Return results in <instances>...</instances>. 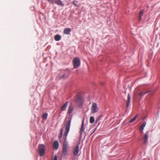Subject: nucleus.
Masks as SVG:
<instances>
[{"mask_svg": "<svg viewBox=\"0 0 160 160\" xmlns=\"http://www.w3.org/2000/svg\"><path fill=\"white\" fill-rule=\"evenodd\" d=\"M71 118L69 119L65 124V130L64 133L65 137V139L62 145V156H66L68 155V150L69 148L68 142L67 141L66 137L69 130L71 122Z\"/></svg>", "mask_w": 160, "mask_h": 160, "instance_id": "f257e3e1", "label": "nucleus"}, {"mask_svg": "<svg viewBox=\"0 0 160 160\" xmlns=\"http://www.w3.org/2000/svg\"><path fill=\"white\" fill-rule=\"evenodd\" d=\"M70 72L68 70L62 71L58 74V77L60 79H65L69 76Z\"/></svg>", "mask_w": 160, "mask_h": 160, "instance_id": "f03ea898", "label": "nucleus"}, {"mask_svg": "<svg viewBox=\"0 0 160 160\" xmlns=\"http://www.w3.org/2000/svg\"><path fill=\"white\" fill-rule=\"evenodd\" d=\"M45 146L43 144L39 145L38 146V151L40 156H42L45 152Z\"/></svg>", "mask_w": 160, "mask_h": 160, "instance_id": "7ed1b4c3", "label": "nucleus"}, {"mask_svg": "<svg viewBox=\"0 0 160 160\" xmlns=\"http://www.w3.org/2000/svg\"><path fill=\"white\" fill-rule=\"evenodd\" d=\"M73 67L75 68H76L80 66V60L78 57L75 58L73 60Z\"/></svg>", "mask_w": 160, "mask_h": 160, "instance_id": "20e7f679", "label": "nucleus"}, {"mask_svg": "<svg viewBox=\"0 0 160 160\" xmlns=\"http://www.w3.org/2000/svg\"><path fill=\"white\" fill-rule=\"evenodd\" d=\"M98 110L97 104L95 103H93L91 108L92 113H96L98 112Z\"/></svg>", "mask_w": 160, "mask_h": 160, "instance_id": "39448f33", "label": "nucleus"}, {"mask_svg": "<svg viewBox=\"0 0 160 160\" xmlns=\"http://www.w3.org/2000/svg\"><path fill=\"white\" fill-rule=\"evenodd\" d=\"M79 152V145L75 146L73 149V153L75 156H77Z\"/></svg>", "mask_w": 160, "mask_h": 160, "instance_id": "423d86ee", "label": "nucleus"}, {"mask_svg": "<svg viewBox=\"0 0 160 160\" xmlns=\"http://www.w3.org/2000/svg\"><path fill=\"white\" fill-rule=\"evenodd\" d=\"M75 99L76 102L80 103L78 106V107H80V106H82V104L83 102L82 99L79 95H77L76 96Z\"/></svg>", "mask_w": 160, "mask_h": 160, "instance_id": "0eeeda50", "label": "nucleus"}, {"mask_svg": "<svg viewBox=\"0 0 160 160\" xmlns=\"http://www.w3.org/2000/svg\"><path fill=\"white\" fill-rule=\"evenodd\" d=\"M84 119L82 121L81 127L80 129V135H81L84 132Z\"/></svg>", "mask_w": 160, "mask_h": 160, "instance_id": "6e6552de", "label": "nucleus"}, {"mask_svg": "<svg viewBox=\"0 0 160 160\" xmlns=\"http://www.w3.org/2000/svg\"><path fill=\"white\" fill-rule=\"evenodd\" d=\"M130 101H131V97L130 96V95L129 94H128V99L127 101V108H128L129 105L130 103Z\"/></svg>", "mask_w": 160, "mask_h": 160, "instance_id": "1a4fd4ad", "label": "nucleus"}, {"mask_svg": "<svg viewBox=\"0 0 160 160\" xmlns=\"http://www.w3.org/2000/svg\"><path fill=\"white\" fill-rule=\"evenodd\" d=\"M58 143L57 141H55L53 144V147L55 149H57L58 148Z\"/></svg>", "mask_w": 160, "mask_h": 160, "instance_id": "9d476101", "label": "nucleus"}, {"mask_svg": "<svg viewBox=\"0 0 160 160\" xmlns=\"http://www.w3.org/2000/svg\"><path fill=\"white\" fill-rule=\"evenodd\" d=\"M71 31V29L70 28H65L64 31L63 32L66 34H68Z\"/></svg>", "mask_w": 160, "mask_h": 160, "instance_id": "9b49d317", "label": "nucleus"}, {"mask_svg": "<svg viewBox=\"0 0 160 160\" xmlns=\"http://www.w3.org/2000/svg\"><path fill=\"white\" fill-rule=\"evenodd\" d=\"M55 3L58 5L63 6L64 5L62 3L60 0H56Z\"/></svg>", "mask_w": 160, "mask_h": 160, "instance_id": "f8f14e48", "label": "nucleus"}, {"mask_svg": "<svg viewBox=\"0 0 160 160\" xmlns=\"http://www.w3.org/2000/svg\"><path fill=\"white\" fill-rule=\"evenodd\" d=\"M68 102H66L61 107V111H65L66 108L67 107V106L68 105Z\"/></svg>", "mask_w": 160, "mask_h": 160, "instance_id": "ddd939ff", "label": "nucleus"}, {"mask_svg": "<svg viewBox=\"0 0 160 160\" xmlns=\"http://www.w3.org/2000/svg\"><path fill=\"white\" fill-rule=\"evenodd\" d=\"M148 132H147L145 133L144 138V143L145 144L146 143L148 139Z\"/></svg>", "mask_w": 160, "mask_h": 160, "instance_id": "4468645a", "label": "nucleus"}, {"mask_svg": "<svg viewBox=\"0 0 160 160\" xmlns=\"http://www.w3.org/2000/svg\"><path fill=\"white\" fill-rule=\"evenodd\" d=\"M61 38V37L59 35H57L54 37V39L56 41H58L60 40Z\"/></svg>", "mask_w": 160, "mask_h": 160, "instance_id": "2eb2a0df", "label": "nucleus"}, {"mask_svg": "<svg viewBox=\"0 0 160 160\" xmlns=\"http://www.w3.org/2000/svg\"><path fill=\"white\" fill-rule=\"evenodd\" d=\"M146 124V123L145 122L142 124L140 128V129L141 131H142L143 130L144 127L145 126Z\"/></svg>", "mask_w": 160, "mask_h": 160, "instance_id": "dca6fc26", "label": "nucleus"}, {"mask_svg": "<svg viewBox=\"0 0 160 160\" xmlns=\"http://www.w3.org/2000/svg\"><path fill=\"white\" fill-rule=\"evenodd\" d=\"M150 91H147L146 92H144V91L141 92L139 93V95L141 97V96H142L143 95H144L145 94L147 93L148 92H149Z\"/></svg>", "mask_w": 160, "mask_h": 160, "instance_id": "f3484780", "label": "nucleus"}, {"mask_svg": "<svg viewBox=\"0 0 160 160\" xmlns=\"http://www.w3.org/2000/svg\"><path fill=\"white\" fill-rule=\"evenodd\" d=\"M138 114H136L135 116L134 117V118H133L132 119H131V120H130L129 121V122L130 123H132V122H133L137 118V116H138Z\"/></svg>", "mask_w": 160, "mask_h": 160, "instance_id": "a211bd4d", "label": "nucleus"}, {"mask_svg": "<svg viewBox=\"0 0 160 160\" xmlns=\"http://www.w3.org/2000/svg\"><path fill=\"white\" fill-rule=\"evenodd\" d=\"M73 110V108L71 106H69L68 111V113L69 114H70Z\"/></svg>", "mask_w": 160, "mask_h": 160, "instance_id": "6ab92c4d", "label": "nucleus"}, {"mask_svg": "<svg viewBox=\"0 0 160 160\" xmlns=\"http://www.w3.org/2000/svg\"><path fill=\"white\" fill-rule=\"evenodd\" d=\"M90 122L91 123H93L94 122V118L92 116H91L90 118Z\"/></svg>", "mask_w": 160, "mask_h": 160, "instance_id": "aec40b11", "label": "nucleus"}, {"mask_svg": "<svg viewBox=\"0 0 160 160\" xmlns=\"http://www.w3.org/2000/svg\"><path fill=\"white\" fill-rule=\"evenodd\" d=\"M48 116V114L47 113H44L43 114L42 118L44 120H46Z\"/></svg>", "mask_w": 160, "mask_h": 160, "instance_id": "412c9836", "label": "nucleus"}, {"mask_svg": "<svg viewBox=\"0 0 160 160\" xmlns=\"http://www.w3.org/2000/svg\"><path fill=\"white\" fill-rule=\"evenodd\" d=\"M62 129H61V132L58 135V138H61V137H62Z\"/></svg>", "mask_w": 160, "mask_h": 160, "instance_id": "4be33fe9", "label": "nucleus"}, {"mask_svg": "<svg viewBox=\"0 0 160 160\" xmlns=\"http://www.w3.org/2000/svg\"><path fill=\"white\" fill-rule=\"evenodd\" d=\"M143 13V11L141 10L140 11L139 13V16H141L142 15Z\"/></svg>", "mask_w": 160, "mask_h": 160, "instance_id": "5701e85b", "label": "nucleus"}, {"mask_svg": "<svg viewBox=\"0 0 160 160\" xmlns=\"http://www.w3.org/2000/svg\"><path fill=\"white\" fill-rule=\"evenodd\" d=\"M76 2V1H73V2L72 3H73V4L74 6H77V4L76 3H75Z\"/></svg>", "mask_w": 160, "mask_h": 160, "instance_id": "b1692460", "label": "nucleus"}, {"mask_svg": "<svg viewBox=\"0 0 160 160\" xmlns=\"http://www.w3.org/2000/svg\"><path fill=\"white\" fill-rule=\"evenodd\" d=\"M48 2H51L52 3L53 2V0H47Z\"/></svg>", "mask_w": 160, "mask_h": 160, "instance_id": "393cba45", "label": "nucleus"}, {"mask_svg": "<svg viewBox=\"0 0 160 160\" xmlns=\"http://www.w3.org/2000/svg\"><path fill=\"white\" fill-rule=\"evenodd\" d=\"M142 19V16H139L138 17V19L139 21H140Z\"/></svg>", "mask_w": 160, "mask_h": 160, "instance_id": "a878e982", "label": "nucleus"}, {"mask_svg": "<svg viewBox=\"0 0 160 160\" xmlns=\"http://www.w3.org/2000/svg\"><path fill=\"white\" fill-rule=\"evenodd\" d=\"M95 130H96V129H95V130H94V131H93V132H92V133H93V132H94V131H95Z\"/></svg>", "mask_w": 160, "mask_h": 160, "instance_id": "bb28decb", "label": "nucleus"}]
</instances>
